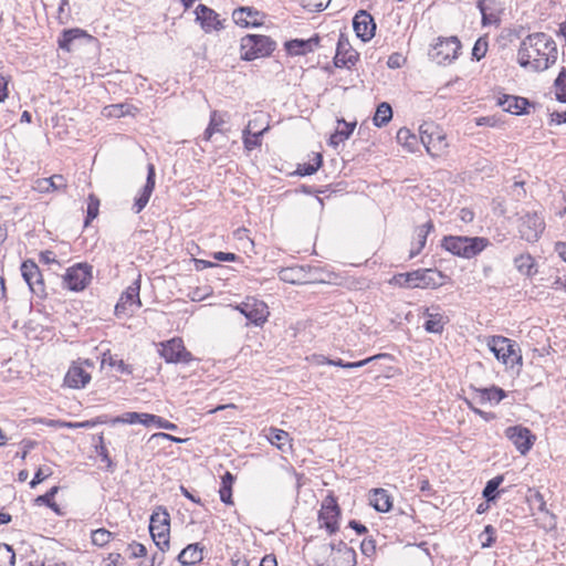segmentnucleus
<instances>
[{
    "mask_svg": "<svg viewBox=\"0 0 566 566\" xmlns=\"http://www.w3.org/2000/svg\"><path fill=\"white\" fill-rule=\"evenodd\" d=\"M495 357L506 366L513 367L522 363L516 344L504 336H492L488 343Z\"/></svg>",
    "mask_w": 566,
    "mask_h": 566,
    "instance_id": "7",
    "label": "nucleus"
},
{
    "mask_svg": "<svg viewBox=\"0 0 566 566\" xmlns=\"http://www.w3.org/2000/svg\"><path fill=\"white\" fill-rule=\"evenodd\" d=\"M102 365L115 367L125 375H132L134 370L132 365L126 364L123 359H117L116 355H112L109 352L103 354Z\"/></svg>",
    "mask_w": 566,
    "mask_h": 566,
    "instance_id": "39",
    "label": "nucleus"
},
{
    "mask_svg": "<svg viewBox=\"0 0 566 566\" xmlns=\"http://www.w3.org/2000/svg\"><path fill=\"white\" fill-rule=\"evenodd\" d=\"M311 272L312 268L310 265H293L281 269L279 277L285 283L302 285L311 282Z\"/></svg>",
    "mask_w": 566,
    "mask_h": 566,
    "instance_id": "19",
    "label": "nucleus"
},
{
    "mask_svg": "<svg viewBox=\"0 0 566 566\" xmlns=\"http://www.w3.org/2000/svg\"><path fill=\"white\" fill-rule=\"evenodd\" d=\"M304 549L308 551L316 566H331L329 558L333 555V546L329 543L308 541Z\"/></svg>",
    "mask_w": 566,
    "mask_h": 566,
    "instance_id": "21",
    "label": "nucleus"
},
{
    "mask_svg": "<svg viewBox=\"0 0 566 566\" xmlns=\"http://www.w3.org/2000/svg\"><path fill=\"white\" fill-rule=\"evenodd\" d=\"M557 60V46L553 38L544 32L525 36L518 46L516 62L533 72L546 71Z\"/></svg>",
    "mask_w": 566,
    "mask_h": 566,
    "instance_id": "1",
    "label": "nucleus"
},
{
    "mask_svg": "<svg viewBox=\"0 0 566 566\" xmlns=\"http://www.w3.org/2000/svg\"><path fill=\"white\" fill-rule=\"evenodd\" d=\"M276 43L268 35L247 34L241 39L240 53L244 61H253L269 56L275 50Z\"/></svg>",
    "mask_w": 566,
    "mask_h": 566,
    "instance_id": "4",
    "label": "nucleus"
},
{
    "mask_svg": "<svg viewBox=\"0 0 566 566\" xmlns=\"http://www.w3.org/2000/svg\"><path fill=\"white\" fill-rule=\"evenodd\" d=\"M384 357H386V354H378V355L368 357V358L363 359V360L347 363L346 368H348V369L359 368V367H363V366L369 364L370 361H374V360H377V359H380V358H384Z\"/></svg>",
    "mask_w": 566,
    "mask_h": 566,
    "instance_id": "57",
    "label": "nucleus"
},
{
    "mask_svg": "<svg viewBox=\"0 0 566 566\" xmlns=\"http://www.w3.org/2000/svg\"><path fill=\"white\" fill-rule=\"evenodd\" d=\"M359 60V53L353 49L347 36L343 33L337 41L336 54L334 56V65L336 67L352 69Z\"/></svg>",
    "mask_w": 566,
    "mask_h": 566,
    "instance_id": "16",
    "label": "nucleus"
},
{
    "mask_svg": "<svg viewBox=\"0 0 566 566\" xmlns=\"http://www.w3.org/2000/svg\"><path fill=\"white\" fill-rule=\"evenodd\" d=\"M340 517V507L337 504V500L334 495H327L321 505L318 512L319 526L324 527L329 535L335 534L338 528V520Z\"/></svg>",
    "mask_w": 566,
    "mask_h": 566,
    "instance_id": "9",
    "label": "nucleus"
},
{
    "mask_svg": "<svg viewBox=\"0 0 566 566\" xmlns=\"http://www.w3.org/2000/svg\"><path fill=\"white\" fill-rule=\"evenodd\" d=\"M15 553L13 548L4 543H0V566H14Z\"/></svg>",
    "mask_w": 566,
    "mask_h": 566,
    "instance_id": "46",
    "label": "nucleus"
},
{
    "mask_svg": "<svg viewBox=\"0 0 566 566\" xmlns=\"http://www.w3.org/2000/svg\"><path fill=\"white\" fill-rule=\"evenodd\" d=\"M556 99L566 103V67H563L555 80Z\"/></svg>",
    "mask_w": 566,
    "mask_h": 566,
    "instance_id": "45",
    "label": "nucleus"
},
{
    "mask_svg": "<svg viewBox=\"0 0 566 566\" xmlns=\"http://www.w3.org/2000/svg\"><path fill=\"white\" fill-rule=\"evenodd\" d=\"M461 43L457 36L439 38L429 51L430 59L437 64H447L458 57Z\"/></svg>",
    "mask_w": 566,
    "mask_h": 566,
    "instance_id": "8",
    "label": "nucleus"
},
{
    "mask_svg": "<svg viewBox=\"0 0 566 566\" xmlns=\"http://www.w3.org/2000/svg\"><path fill=\"white\" fill-rule=\"evenodd\" d=\"M499 105L507 113L523 115L527 113V107L531 104L525 97L503 95V97L499 98Z\"/></svg>",
    "mask_w": 566,
    "mask_h": 566,
    "instance_id": "26",
    "label": "nucleus"
},
{
    "mask_svg": "<svg viewBox=\"0 0 566 566\" xmlns=\"http://www.w3.org/2000/svg\"><path fill=\"white\" fill-rule=\"evenodd\" d=\"M155 166L153 164H148L146 184L139 191L138 196L135 198L134 205L132 207L135 213H139L148 203L150 196L155 189Z\"/></svg>",
    "mask_w": 566,
    "mask_h": 566,
    "instance_id": "20",
    "label": "nucleus"
},
{
    "mask_svg": "<svg viewBox=\"0 0 566 566\" xmlns=\"http://www.w3.org/2000/svg\"><path fill=\"white\" fill-rule=\"evenodd\" d=\"M212 256L214 260L220 262H235L239 259V256L234 253L222 251L214 252Z\"/></svg>",
    "mask_w": 566,
    "mask_h": 566,
    "instance_id": "58",
    "label": "nucleus"
},
{
    "mask_svg": "<svg viewBox=\"0 0 566 566\" xmlns=\"http://www.w3.org/2000/svg\"><path fill=\"white\" fill-rule=\"evenodd\" d=\"M319 43V36L314 35L307 40L293 39L285 42V50L290 55H305L313 52Z\"/></svg>",
    "mask_w": 566,
    "mask_h": 566,
    "instance_id": "24",
    "label": "nucleus"
},
{
    "mask_svg": "<svg viewBox=\"0 0 566 566\" xmlns=\"http://www.w3.org/2000/svg\"><path fill=\"white\" fill-rule=\"evenodd\" d=\"M490 245V240L483 237L446 235L441 240V247L451 254L472 259L479 255Z\"/></svg>",
    "mask_w": 566,
    "mask_h": 566,
    "instance_id": "3",
    "label": "nucleus"
},
{
    "mask_svg": "<svg viewBox=\"0 0 566 566\" xmlns=\"http://www.w3.org/2000/svg\"><path fill=\"white\" fill-rule=\"evenodd\" d=\"M252 124L253 122H249L247 127L242 132L243 145L248 151H251L254 148L261 146V138L264 135V133L269 129V126H265L260 130L252 132Z\"/></svg>",
    "mask_w": 566,
    "mask_h": 566,
    "instance_id": "31",
    "label": "nucleus"
},
{
    "mask_svg": "<svg viewBox=\"0 0 566 566\" xmlns=\"http://www.w3.org/2000/svg\"><path fill=\"white\" fill-rule=\"evenodd\" d=\"M268 440L271 444L275 446L281 451H285L289 444V433L282 429L270 428L268 433Z\"/></svg>",
    "mask_w": 566,
    "mask_h": 566,
    "instance_id": "38",
    "label": "nucleus"
},
{
    "mask_svg": "<svg viewBox=\"0 0 566 566\" xmlns=\"http://www.w3.org/2000/svg\"><path fill=\"white\" fill-rule=\"evenodd\" d=\"M21 275L25 283L28 284L32 294L38 296L39 298L46 297L45 284L43 280V275L38 266V264L28 259L22 262L20 266Z\"/></svg>",
    "mask_w": 566,
    "mask_h": 566,
    "instance_id": "11",
    "label": "nucleus"
},
{
    "mask_svg": "<svg viewBox=\"0 0 566 566\" xmlns=\"http://www.w3.org/2000/svg\"><path fill=\"white\" fill-rule=\"evenodd\" d=\"M423 316L426 317L423 328L428 333L441 334L444 326L449 323V318L443 315L438 307L426 308Z\"/></svg>",
    "mask_w": 566,
    "mask_h": 566,
    "instance_id": "23",
    "label": "nucleus"
},
{
    "mask_svg": "<svg viewBox=\"0 0 566 566\" xmlns=\"http://www.w3.org/2000/svg\"><path fill=\"white\" fill-rule=\"evenodd\" d=\"M516 270L526 276H533L537 273L536 264L531 254H520L514 259Z\"/></svg>",
    "mask_w": 566,
    "mask_h": 566,
    "instance_id": "34",
    "label": "nucleus"
},
{
    "mask_svg": "<svg viewBox=\"0 0 566 566\" xmlns=\"http://www.w3.org/2000/svg\"><path fill=\"white\" fill-rule=\"evenodd\" d=\"M448 276L437 269H418L394 276L396 284L406 289H438Z\"/></svg>",
    "mask_w": 566,
    "mask_h": 566,
    "instance_id": "2",
    "label": "nucleus"
},
{
    "mask_svg": "<svg viewBox=\"0 0 566 566\" xmlns=\"http://www.w3.org/2000/svg\"><path fill=\"white\" fill-rule=\"evenodd\" d=\"M489 2H496V0H479L476 3V7L482 15L483 25L497 24L500 22V19L495 11L488 12Z\"/></svg>",
    "mask_w": 566,
    "mask_h": 566,
    "instance_id": "41",
    "label": "nucleus"
},
{
    "mask_svg": "<svg viewBox=\"0 0 566 566\" xmlns=\"http://www.w3.org/2000/svg\"><path fill=\"white\" fill-rule=\"evenodd\" d=\"M195 268L197 271H202L208 268H220L217 263H213L211 261L202 260V259H195Z\"/></svg>",
    "mask_w": 566,
    "mask_h": 566,
    "instance_id": "63",
    "label": "nucleus"
},
{
    "mask_svg": "<svg viewBox=\"0 0 566 566\" xmlns=\"http://www.w3.org/2000/svg\"><path fill=\"white\" fill-rule=\"evenodd\" d=\"M203 549L199 543L189 544L178 555L177 559L182 566H192L202 562Z\"/></svg>",
    "mask_w": 566,
    "mask_h": 566,
    "instance_id": "27",
    "label": "nucleus"
},
{
    "mask_svg": "<svg viewBox=\"0 0 566 566\" xmlns=\"http://www.w3.org/2000/svg\"><path fill=\"white\" fill-rule=\"evenodd\" d=\"M370 505L377 511L381 513L389 512L392 502L388 492L384 489H375L371 491L369 497Z\"/></svg>",
    "mask_w": 566,
    "mask_h": 566,
    "instance_id": "32",
    "label": "nucleus"
},
{
    "mask_svg": "<svg viewBox=\"0 0 566 566\" xmlns=\"http://www.w3.org/2000/svg\"><path fill=\"white\" fill-rule=\"evenodd\" d=\"M481 395L482 402L490 401L499 403L506 397V392L496 386H492L490 388H482L478 390Z\"/></svg>",
    "mask_w": 566,
    "mask_h": 566,
    "instance_id": "42",
    "label": "nucleus"
},
{
    "mask_svg": "<svg viewBox=\"0 0 566 566\" xmlns=\"http://www.w3.org/2000/svg\"><path fill=\"white\" fill-rule=\"evenodd\" d=\"M356 552L354 548L345 549L344 553H342V558L346 563V566H355L356 565Z\"/></svg>",
    "mask_w": 566,
    "mask_h": 566,
    "instance_id": "60",
    "label": "nucleus"
},
{
    "mask_svg": "<svg viewBox=\"0 0 566 566\" xmlns=\"http://www.w3.org/2000/svg\"><path fill=\"white\" fill-rule=\"evenodd\" d=\"M60 488L57 485L52 486L45 494L39 495L34 502L38 505H46L57 515H63L60 506L54 502V496L57 494Z\"/></svg>",
    "mask_w": 566,
    "mask_h": 566,
    "instance_id": "37",
    "label": "nucleus"
},
{
    "mask_svg": "<svg viewBox=\"0 0 566 566\" xmlns=\"http://www.w3.org/2000/svg\"><path fill=\"white\" fill-rule=\"evenodd\" d=\"M544 229V218L536 212H526L520 218L518 233L527 242H536Z\"/></svg>",
    "mask_w": 566,
    "mask_h": 566,
    "instance_id": "13",
    "label": "nucleus"
},
{
    "mask_svg": "<svg viewBox=\"0 0 566 566\" xmlns=\"http://www.w3.org/2000/svg\"><path fill=\"white\" fill-rule=\"evenodd\" d=\"M483 548L491 547L495 543V528L486 525L480 535Z\"/></svg>",
    "mask_w": 566,
    "mask_h": 566,
    "instance_id": "52",
    "label": "nucleus"
},
{
    "mask_svg": "<svg viewBox=\"0 0 566 566\" xmlns=\"http://www.w3.org/2000/svg\"><path fill=\"white\" fill-rule=\"evenodd\" d=\"M392 118V108L389 103L381 102L375 112V115L373 117L374 125L376 127H384L386 126Z\"/></svg>",
    "mask_w": 566,
    "mask_h": 566,
    "instance_id": "35",
    "label": "nucleus"
},
{
    "mask_svg": "<svg viewBox=\"0 0 566 566\" xmlns=\"http://www.w3.org/2000/svg\"><path fill=\"white\" fill-rule=\"evenodd\" d=\"M113 534L106 528H98L92 532V543L96 546L103 547L109 543Z\"/></svg>",
    "mask_w": 566,
    "mask_h": 566,
    "instance_id": "48",
    "label": "nucleus"
},
{
    "mask_svg": "<svg viewBox=\"0 0 566 566\" xmlns=\"http://www.w3.org/2000/svg\"><path fill=\"white\" fill-rule=\"evenodd\" d=\"M159 355L168 364H189L195 360L192 354L187 350L182 339L179 337L160 343Z\"/></svg>",
    "mask_w": 566,
    "mask_h": 566,
    "instance_id": "10",
    "label": "nucleus"
},
{
    "mask_svg": "<svg viewBox=\"0 0 566 566\" xmlns=\"http://www.w3.org/2000/svg\"><path fill=\"white\" fill-rule=\"evenodd\" d=\"M224 123L223 118L221 117L220 114H218V112H212L211 113V116H210V123H209V126H210V129L211 130H216V132H219L220 130V126Z\"/></svg>",
    "mask_w": 566,
    "mask_h": 566,
    "instance_id": "59",
    "label": "nucleus"
},
{
    "mask_svg": "<svg viewBox=\"0 0 566 566\" xmlns=\"http://www.w3.org/2000/svg\"><path fill=\"white\" fill-rule=\"evenodd\" d=\"M66 187L65 179L62 175H53L50 178H43L38 181V189L40 191L59 190Z\"/></svg>",
    "mask_w": 566,
    "mask_h": 566,
    "instance_id": "40",
    "label": "nucleus"
},
{
    "mask_svg": "<svg viewBox=\"0 0 566 566\" xmlns=\"http://www.w3.org/2000/svg\"><path fill=\"white\" fill-rule=\"evenodd\" d=\"M322 155L319 153H315L312 163L298 164L296 174L300 176H311L318 170V168L322 166Z\"/></svg>",
    "mask_w": 566,
    "mask_h": 566,
    "instance_id": "43",
    "label": "nucleus"
},
{
    "mask_svg": "<svg viewBox=\"0 0 566 566\" xmlns=\"http://www.w3.org/2000/svg\"><path fill=\"white\" fill-rule=\"evenodd\" d=\"M149 533L160 552L169 549L170 515L166 507L157 506L150 515Z\"/></svg>",
    "mask_w": 566,
    "mask_h": 566,
    "instance_id": "5",
    "label": "nucleus"
},
{
    "mask_svg": "<svg viewBox=\"0 0 566 566\" xmlns=\"http://www.w3.org/2000/svg\"><path fill=\"white\" fill-rule=\"evenodd\" d=\"M505 436L523 455L532 449L535 441L532 431L520 424L506 428Z\"/></svg>",
    "mask_w": 566,
    "mask_h": 566,
    "instance_id": "15",
    "label": "nucleus"
},
{
    "mask_svg": "<svg viewBox=\"0 0 566 566\" xmlns=\"http://www.w3.org/2000/svg\"><path fill=\"white\" fill-rule=\"evenodd\" d=\"M219 494H220V500L224 503V504H233V501H232V488H229V486H221L220 490H219Z\"/></svg>",
    "mask_w": 566,
    "mask_h": 566,
    "instance_id": "61",
    "label": "nucleus"
},
{
    "mask_svg": "<svg viewBox=\"0 0 566 566\" xmlns=\"http://www.w3.org/2000/svg\"><path fill=\"white\" fill-rule=\"evenodd\" d=\"M434 226L431 220L427 221L426 223L419 226L416 229V242L412 243V248L410 250V259L418 255L422 249L426 247L427 237L428 234L433 231Z\"/></svg>",
    "mask_w": 566,
    "mask_h": 566,
    "instance_id": "30",
    "label": "nucleus"
},
{
    "mask_svg": "<svg viewBox=\"0 0 566 566\" xmlns=\"http://www.w3.org/2000/svg\"><path fill=\"white\" fill-rule=\"evenodd\" d=\"M396 139L400 145L412 150L417 137L408 128L402 127L397 132Z\"/></svg>",
    "mask_w": 566,
    "mask_h": 566,
    "instance_id": "47",
    "label": "nucleus"
},
{
    "mask_svg": "<svg viewBox=\"0 0 566 566\" xmlns=\"http://www.w3.org/2000/svg\"><path fill=\"white\" fill-rule=\"evenodd\" d=\"M99 200L95 195H90L87 198V216L85 220V226L90 223L91 220L95 219L98 214Z\"/></svg>",
    "mask_w": 566,
    "mask_h": 566,
    "instance_id": "49",
    "label": "nucleus"
},
{
    "mask_svg": "<svg viewBox=\"0 0 566 566\" xmlns=\"http://www.w3.org/2000/svg\"><path fill=\"white\" fill-rule=\"evenodd\" d=\"M304 9L310 12H319L324 10L331 0H300Z\"/></svg>",
    "mask_w": 566,
    "mask_h": 566,
    "instance_id": "50",
    "label": "nucleus"
},
{
    "mask_svg": "<svg viewBox=\"0 0 566 566\" xmlns=\"http://www.w3.org/2000/svg\"><path fill=\"white\" fill-rule=\"evenodd\" d=\"M420 140L431 157H438L448 148L447 135L437 124L423 123L420 128Z\"/></svg>",
    "mask_w": 566,
    "mask_h": 566,
    "instance_id": "6",
    "label": "nucleus"
},
{
    "mask_svg": "<svg viewBox=\"0 0 566 566\" xmlns=\"http://www.w3.org/2000/svg\"><path fill=\"white\" fill-rule=\"evenodd\" d=\"M39 258H40V262H42L44 264L57 263V261L55 259V254L50 250L40 252Z\"/></svg>",
    "mask_w": 566,
    "mask_h": 566,
    "instance_id": "62",
    "label": "nucleus"
},
{
    "mask_svg": "<svg viewBox=\"0 0 566 566\" xmlns=\"http://www.w3.org/2000/svg\"><path fill=\"white\" fill-rule=\"evenodd\" d=\"M93 266L87 263H77L66 270L63 276L66 287L71 291H83L92 280Z\"/></svg>",
    "mask_w": 566,
    "mask_h": 566,
    "instance_id": "12",
    "label": "nucleus"
},
{
    "mask_svg": "<svg viewBox=\"0 0 566 566\" xmlns=\"http://www.w3.org/2000/svg\"><path fill=\"white\" fill-rule=\"evenodd\" d=\"M235 308L245 316V318L256 325H263L269 316L268 305L258 298L248 297L244 302L237 305Z\"/></svg>",
    "mask_w": 566,
    "mask_h": 566,
    "instance_id": "14",
    "label": "nucleus"
},
{
    "mask_svg": "<svg viewBox=\"0 0 566 566\" xmlns=\"http://www.w3.org/2000/svg\"><path fill=\"white\" fill-rule=\"evenodd\" d=\"M360 551L361 553L367 556L371 557L376 553V542L373 538H365L360 543Z\"/></svg>",
    "mask_w": 566,
    "mask_h": 566,
    "instance_id": "56",
    "label": "nucleus"
},
{
    "mask_svg": "<svg viewBox=\"0 0 566 566\" xmlns=\"http://www.w3.org/2000/svg\"><path fill=\"white\" fill-rule=\"evenodd\" d=\"M337 128L334 134L331 135L329 146L336 148L340 143L345 142L353 134L356 122L348 123L344 118L337 119Z\"/></svg>",
    "mask_w": 566,
    "mask_h": 566,
    "instance_id": "29",
    "label": "nucleus"
},
{
    "mask_svg": "<svg viewBox=\"0 0 566 566\" xmlns=\"http://www.w3.org/2000/svg\"><path fill=\"white\" fill-rule=\"evenodd\" d=\"M503 481V475H496L486 482L482 491V495L488 503L495 502L499 499L500 494L504 492V489H499Z\"/></svg>",
    "mask_w": 566,
    "mask_h": 566,
    "instance_id": "33",
    "label": "nucleus"
},
{
    "mask_svg": "<svg viewBox=\"0 0 566 566\" xmlns=\"http://www.w3.org/2000/svg\"><path fill=\"white\" fill-rule=\"evenodd\" d=\"M52 474H53V471L50 467H40L36 470V472L34 473L32 481L30 482V488L34 489L38 484L43 482L45 479H48Z\"/></svg>",
    "mask_w": 566,
    "mask_h": 566,
    "instance_id": "51",
    "label": "nucleus"
},
{
    "mask_svg": "<svg viewBox=\"0 0 566 566\" xmlns=\"http://www.w3.org/2000/svg\"><path fill=\"white\" fill-rule=\"evenodd\" d=\"M127 553L129 554V557L137 558L145 556L147 549L143 544L133 542L127 546Z\"/></svg>",
    "mask_w": 566,
    "mask_h": 566,
    "instance_id": "54",
    "label": "nucleus"
},
{
    "mask_svg": "<svg viewBox=\"0 0 566 566\" xmlns=\"http://www.w3.org/2000/svg\"><path fill=\"white\" fill-rule=\"evenodd\" d=\"M196 20L200 22L201 28L206 32H211L212 30H220L223 28L221 20L219 19V14L212 10L211 8L199 4L196 8Z\"/></svg>",
    "mask_w": 566,
    "mask_h": 566,
    "instance_id": "22",
    "label": "nucleus"
},
{
    "mask_svg": "<svg viewBox=\"0 0 566 566\" xmlns=\"http://www.w3.org/2000/svg\"><path fill=\"white\" fill-rule=\"evenodd\" d=\"M91 380V375L81 366H72L65 375V384L71 388H84Z\"/></svg>",
    "mask_w": 566,
    "mask_h": 566,
    "instance_id": "28",
    "label": "nucleus"
},
{
    "mask_svg": "<svg viewBox=\"0 0 566 566\" xmlns=\"http://www.w3.org/2000/svg\"><path fill=\"white\" fill-rule=\"evenodd\" d=\"M354 31L363 42L371 40L375 35L376 23L374 18L365 10L358 11L353 19Z\"/></svg>",
    "mask_w": 566,
    "mask_h": 566,
    "instance_id": "18",
    "label": "nucleus"
},
{
    "mask_svg": "<svg viewBox=\"0 0 566 566\" xmlns=\"http://www.w3.org/2000/svg\"><path fill=\"white\" fill-rule=\"evenodd\" d=\"M95 451L101 457V460L105 462L106 470L108 472H114L115 464L108 454V450L104 443V438L102 434L98 437V443L95 446Z\"/></svg>",
    "mask_w": 566,
    "mask_h": 566,
    "instance_id": "44",
    "label": "nucleus"
},
{
    "mask_svg": "<svg viewBox=\"0 0 566 566\" xmlns=\"http://www.w3.org/2000/svg\"><path fill=\"white\" fill-rule=\"evenodd\" d=\"M84 35H86V33L77 28L64 30L57 40L59 48L70 52L72 51L73 41Z\"/></svg>",
    "mask_w": 566,
    "mask_h": 566,
    "instance_id": "36",
    "label": "nucleus"
},
{
    "mask_svg": "<svg viewBox=\"0 0 566 566\" xmlns=\"http://www.w3.org/2000/svg\"><path fill=\"white\" fill-rule=\"evenodd\" d=\"M140 279L142 275L138 274L137 279L122 293L119 301L115 306V313L117 315L126 314L128 310L133 312L132 307L134 306L137 308L142 306L139 297Z\"/></svg>",
    "mask_w": 566,
    "mask_h": 566,
    "instance_id": "17",
    "label": "nucleus"
},
{
    "mask_svg": "<svg viewBox=\"0 0 566 566\" xmlns=\"http://www.w3.org/2000/svg\"><path fill=\"white\" fill-rule=\"evenodd\" d=\"M260 15L261 13L252 7H239L232 12L235 24L244 28L260 25L261 22L258 20Z\"/></svg>",
    "mask_w": 566,
    "mask_h": 566,
    "instance_id": "25",
    "label": "nucleus"
},
{
    "mask_svg": "<svg viewBox=\"0 0 566 566\" xmlns=\"http://www.w3.org/2000/svg\"><path fill=\"white\" fill-rule=\"evenodd\" d=\"M157 418H158V416H156V415H150V413L142 412V417H140L139 423H142V424H144L146 427H149V426H153V424L156 426Z\"/></svg>",
    "mask_w": 566,
    "mask_h": 566,
    "instance_id": "64",
    "label": "nucleus"
},
{
    "mask_svg": "<svg viewBox=\"0 0 566 566\" xmlns=\"http://www.w3.org/2000/svg\"><path fill=\"white\" fill-rule=\"evenodd\" d=\"M486 51L488 42L483 41L482 39H479L472 49V55L479 61L485 56Z\"/></svg>",
    "mask_w": 566,
    "mask_h": 566,
    "instance_id": "55",
    "label": "nucleus"
},
{
    "mask_svg": "<svg viewBox=\"0 0 566 566\" xmlns=\"http://www.w3.org/2000/svg\"><path fill=\"white\" fill-rule=\"evenodd\" d=\"M142 417V412H125L124 415L116 417L113 419V423H128V424H135L139 423Z\"/></svg>",
    "mask_w": 566,
    "mask_h": 566,
    "instance_id": "53",
    "label": "nucleus"
}]
</instances>
